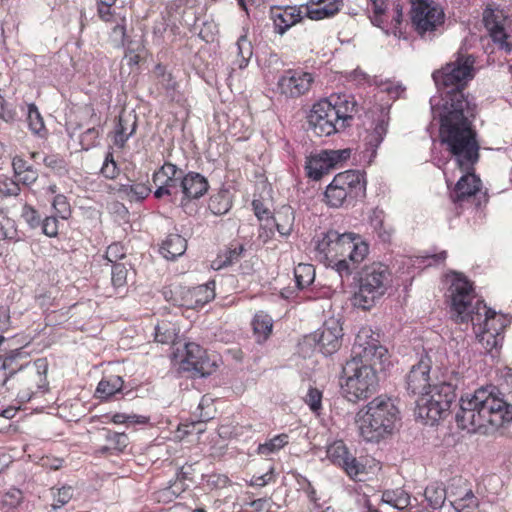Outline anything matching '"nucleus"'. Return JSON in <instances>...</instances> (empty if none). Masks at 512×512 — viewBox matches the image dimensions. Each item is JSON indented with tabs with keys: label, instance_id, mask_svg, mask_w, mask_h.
Instances as JSON below:
<instances>
[{
	"label": "nucleus",
	"instance_id": "nucleus-62",
	"mask_svg": "<svg viewBox=\"0 0 512 512\" xmlns=\"http://www.w3.org/2000/svg\"><path fill=\"white\" fill-rule=\"evenodd\" d=\"M125 18L119 17L115 23V26L112 29V36L116 41H120L122 44H125L126 40V28H125Z\"/></svg>",
	"mask_w": 512,
	"mask_h": 512
},
{
	"label": "nucleus",
	"instance_id": "nucleus-63",
	"mask_svg": "<svg viewBox=\"0 0 512 512\" xmlns=\"http://www.w3.org/2000/svg\"><path fill=\"white\" fill-rule=\"evenodd\" d=\"M5 225L8 226L5 228L4 225L0 227V239H8L12 241H19L18 233L14 228V224L10 219L5 221Z\"/></svg>",
	"mask_w": 512,
	"mask_h": 512
},
{
	"label": "nucleus",
	"instance_id": "nucleus-23",
	"mask_svg": "<svg viewBox=\"0 0 512 512\" xmlns=\"http://www.w3.org/2000/svg\"><path fill=\"white\" fill-rule=\"evenodd\" d=\"M27 357L23 348L14 349L6 353L4 356H0L2 361L0 366V377L2 378V386H5L7 382L16 374H20L25 370L30 362H21V360Z\"/></svg>",
	"mask_w": 512,
	"mask_h": 512
},
{
	"label": "nucleus",
	"instance_id": "nucleus-39",
	"mask_svg": "<svg viewBox=\"0 0 512 512\" xmlns=\"http://www.w3.org/2000/svg\"><path fill=\"white\" fill-rule=\"evenodd\" d=\"M214 413L215 409L213 407L212 400L204 396L199 402L196 411L193 413V417L195 418L196 424L201 425L213 419Z\"/></svg>",
	"mask_w": 512,
	"mask_h": 512
},
{
	"label": "nucleus",
	"instance_id": "nucleus-38",
	"mask_svg": "<svg viewBox=\"0 0 512 512\" xmlns=\"http://www.w3.org/2000/svg\"><path fill=\"white\" fill-rule=\"evenodd\" d=\"M295 282L298 289L309 286L315 278V269L310 264H298L294 269Z\"/></svg>",
	"mask_w": 512,
	"mask_h": 512
},
{
	"label": "nucleus",
	"instance_id": "nucleus-61",
	"mask_svg": "<svg viewBox=\"0 0 512 512\" xmlns=\"http://www.w3.org/2000/svg\"><path fill=\"white\" fill-rule=\"evenodd\" d=\"M114 5H106V4H97V14L99 18L105 22H116L118 17H116L112 7Z\"/></svg>",
	"mask_w": 512,
	"mask_h": 512
},
{
	"label": "nucleus",
	"instance_id": "nucleus-32",
	"mask_svg": "<svg viewBox=\"0 0 512 512\" xmlns=\"http://www.w3.org/2000/svg\"><path fill=\"white\" fill-rule=\"evenodd\" d=\"M424 497L428 506L433 510H437L444 505L447 499V491L443 483L433 482L425 488Z\"/></svg>",
	"mask_w": 512,
	"mask_h": 512
},
{
	"label": "nucleus",
	"instance_id": "nucleus-43",
	"mask_svg": "<svg viewBox=\"0 0 512 512\" xmlns=\"http://www.w3.org/2000/svg\"><path fill=\"white\" fill-rule=\"evenodd\" d=\"M176 336L175 329L169 322H161L155 327V341L162 344L173 343Z\"/></svg>",
	"mask_w": 512,
	"mask_h": 512
},
{
	"label": "nucleus",
	"instance_id": "nucleus-58",
	"mask_svg": "<svg viewBox=\"0 0 512 512\" xmlns=\"http://www.w3.org/2000/svg\"><path fill=\"white\" fill-rule=\"evenodd\" d=\"M40 226L46 236L55 237L58 235V220L55 216L46 217L41 221Z\"/></svg>",
	"mask_w": 512,
	"mask_h": 512
},
{
	"label": "nucleus",
	"instance_id": "nucleus-41",
	"mask_svg": "<svg viewBox=\"0 0 512 512\" xmlns=\"http://www.w3.org/2000/svg\"><path fill=\"white\" fill-rule=\"evenodd\" d=\"M479 342L487 352H492L502 345L503 335H497L494 332H487L480 329H474Z\"/></svg>",
	"mask_w": 512,
	"mask_h": 512
},
{
	"label": "nucleus",
	"instance_id": "nucleus-60",
	"mask_svg": "<svg viewBox=\"0 0 512 512\" xmlns=\"http://www.w3.org/2000/svg\"><path fill=\"white\" fill-rule=\"evenodd\" d=\"M99 136V129L95 127L89 128L81 135V144L85 146V149H88L89 147H92L96 144V141L99 138Z\"/></svg>",
	"mask_w": 512,
	"mask_h": 512
},
{
	"label": "nucleus",
	"instance_id": "nucleus-54",
	"mask_svg": "<svg viewBox=\"0 0 512 512\" xmlns=\"http://www.w3.org/2000/svg\"><path fill=\"white\" fill-rule=\"evenodd\" d=\"M304 400L313 412H318L321 409L322 392L317 388L311 387L309 388Z\"/></svg>",
	"mask_w": 512,
	"mask_h": 512
},
{
	"label": "nucleus",
	"instance_id": "nucleus-15",
	"mask_svg": "<svg viewBox=\"0 0 512 512\" xmlns=\"http://www.w3.org/2000/svg\"><path fill=\"white\" fill-rule=\"evenodd\" d=\"M467 373H469L468 369L453 370L448 381L431 385L425 394L439 402L447 400L448 405L451 406L456 399V390H462L466 386V378L469 377Z\"/></svg>",
	"mask_w": 512,
	"mask_h": 512
},
{
	"label": "nucleus",
	"instance_id": "nucleus-21",
	"mask_svg": "<svg viewBox=\"0 0 512 512\" xmlns=\"http://www.w3.org/2000/svg\"><path fill=\"white\" fill-rule=\"evenodd\" d=\"M450 407L447 400L439 402L424 393L417 400L416 413L419 418L434 424L449 414Z\"/></svg>",
	"mask_w": 512,
	"mask_h": 512
},
{
	"label": "nucleus",
	"instance_id": "nucleus-30",
	"mask_svg": "<svg viewBox=\"0 0 512 512\" xmlns=\"http://www.w3.org/2000/svg\"><path fill=\"white\" fill-rule=\"evenodd\" d=\"M294 210L290 206H282L275 214L273 223L282 236H289L294 226Z\"/></svg>",
	"mask_w": 512,
	"mask_h": 512
},
{
	"label": "nucleus",
	"instance_id": "nucleus-14",
	"mask_svg": "<svg viewBox=\"0 0 512 512\" xmlns=\"http://www.w3.org/2000/svg\"><path fill=\"white\" fill-rule=\"evenodd\" d=\"M327 457L330 461L340 466L353 480H361L365 474V466L356 457L351 455L343 441H335L327 448Z\"/></svg>",
	"mask_w": 512,
	"mask_h": 512
},
{
	"label": "nucleus",
	"instance_id": "nucleus-53",
	"mask_svg": "<svg viewBox=\"0 0 512 512\" xmlns=\"http://www.w3.org/2000/svg\"><path fill=\"white\" fill-rule=\"evenodd\" d=\"M54 502L52 504V508L54 510L63 507L67 504L73 497V489L71 486H63L62 488L57 490V493L53 494Z\"/></svg>",
	"mask_w": 512,
	"mask_h": 512
},
{
	"label": "nucleus",
	"instance_id": "nucleus-47",
	"mask_svg": "<svg viewBox=\"0 0 512 512\" xmlns=\"http://www.w3.org/2000/svg\"><path fill=\"white\" fill-rule=\"evenodd\" d=\"M27 119L30 130L35 134H40L44 129V122L35 104H29Z\"/></svg>",
	"mask_w": 512,
	"mask_h": 512
},
{
	"label": "nucleus",
	"instance_id": "nucleus-27",
	"mask_svg": "<svg viewBox=\"0 0 512 512\" xmlns=\"http://www.w3.org/2000/svg\"><path fill=\"white\" fill-rule=\"evenodd\" d=\"M311 3L307 8V17L311 20L333 17L343 6V0H311Z\"/></svg>",
	"mask_w": 512,
	"mask_h": 512
},
{
	"label": "nucleus",
	"instance_id": "nucleus-42",
	"mask_svg": "<svg viewBox=\"0 0 512 512\" xmlns=\"http://www.w3.org/2000/svg\"><path fill=\"white\" fill-rule=\"evenodd\" d=\"M208 207L214 215L227 213L231 208V202L227 193H217L213 195L209 200Z\"/></svg>",
	"mask_w": 512,
	"mask_h": 512
},
{
	"label": "nucleus",
	"instance_id": "nucleus-34",
	"mask_svg": "<svg viewBox=\"0 0 512 512\" xmlns=\"http://www.w3.org/2000/svg\"><path fill=\"white\" fill-rule=\"evenodd\" d=\"M381 501L398 510L412 506L410 496L401 488L384 491Z\"/></svg>",
	"mask_w": 512,
	"mask_h": 512
},
{
	"label": "nucleus",
	"instance_id": "nucleus-6",
	"mask_svg": "<svg viewBox=\"0 0 512 512\" xmlns=\"http://www.w3.org/2000/svg\"><path fill=\"white\" fill-rule=\"evenodd\" d=\"M357 110L353 96L331 95L313 105L308 115V123L316 135L330 136L350 126Z\"/></svg>",
	"mask_w": 512,
	"mask_h": 512
},
{
	"label": "nucleus",
	"instance_id": "nucleus-11",
	"mask_svg": "<svg viewBox=\"0 0 512 512\" xmlns=\"http://www.w3.org/2000/svg\"><path fill=\"white\" fill-rule=\"evenodd\" d=\"M216 364L207 355L206 351L197 343L187 342L184 345V354L180 361L183 371L191 372L193 376L205 377L215 370Z\"/></svg>",
	"mask_w": 512,
	"mask_h": 512
},
{
	"label": "nucleus",
	"instance_id": "nucleus-24",
	"mask_svg": "<svg viewBox=\"0 0 512 512\" xmlns=\"http://www.w3.org/2000/svg\"><path fill=\"white\" fill-rule=\"evenodd\" d=\"M274 31L283 35L290 27L302 20L301 12L296 7H273L270 11Z\"/></svg>",
	"mask_w": 512,
	"mask_h": 512
},
{
	"label": "nucleus",
	"instance_id": "nucleus-64",
	"mask_svg": "<svg viewBox=\"0 0 512 512\" xmlns=\"http://www.w3.org/2000/svg\"><path fill=\"white\" fill-rule=\"evenodd\" d=\"M183 177L163 179L158 184H162L167 190H169V196L176 198L179 192H181L180 182Z\"/></svg>",
	"mask_w": 512,
	"mask_h": 512
},
{
	"label": "nucleus",
	"instance_id": "nucleus-28",
	"mask_svg": "<svg viewBox=\"0 0 512 512\" xmlns=\"http://www.w3.org/2000/svg\"><path fill=\"white\" fill-rule=\"evenodd\" d=\"M187 249V241L179 234H169L162 242L160 253L167 260H174L184 254Z\"/></svg>",
	"mask_w": 512,
	"mask_h": 512
},
{
	"label": "nucleus",
	"instance_id": "nucleus-51",
	"mask_svg": "<svg viewBox=\"0 0 512 512\" xmlns=\"http://www.w3.org/2000/svg\"><path fill=\"white\" fill-rule=\"evenodd\" d=\"M128 270L123 263H115L112 266L111 281L114 287H122L126 284Z\"/></svg>",
	"mask_w": 512,
	"mask_h": 512
},
{
	"label": "nucleus",
	"instance_id": "nucleus-55",
	"mask_svg": "<svg viewBox=\"0 0 512 512\" xmlns=\"http://www.w3.org/2000/svg\"><path fill=\"white\" fill-rule=\"evenodd\" d=\"M148 418L145 416H138L135 414L116 413L112 416L114 424L132 423V424H145Z\"/></svg>",
	"mask_w": 512,
	"mask_h": 512
},
{
	"label": "nucleus",
	"instance_id": "nucleus-13",
	"mask_svg": "<svg viewBox=\"0 0 512 512\" xmlns=\"http://www.w3.org/2000/svg\"><path fill=\"white\" fill-rule=\"evenodd\" d=\"M314 79L313 76L301 69H288L280 76L277 89L280 94L295 98L309 91Z\"/></svg>",
	"mask_w": 512,
	"mask_h": 512
},
{
	"label": "nucleus",
	"instance_id": "nucleus-5",
	"mask_svg": "<svg viewBox=\"0 0 512 512\" xmlns=\"http://www.w3.org/2000/svg\"><path fill=\"white\" fill-rule=\"evenodd\" d=\"M315 250L321 262L344 278L350 276L365 259L368 245L351 233L329 230L318 237Z\"/></svg>",
	"mask_w": 512,
	"mask_h": 512
},
{
	"label": "nucleus",
	"instance_id": "nucleus-20",
	"mask_svg": "<svg viewBox=\"0 0 512 512\" xmlns=\"http://www.w3.org/2000/svg\"><path fill=\"white\" fill-rule=\"evenodd\" d=\"M342 328L338 321L325 322L314 335L319 350L326 356L335 353L341 346Z\"/></svg>",
	"mask_w": 512,
	"mask_h": 512
},
{
	"label": "nucleus",
	"instance_id": "nucleus-46",
	"mask_svg": "<svg viewBox=\"0 0 512 512\" xmlns=\"http://www.w3.org/2000/svg\"><path fill=\"white\" fill-rule=\"evenodd\" d=\"M236 45L238 50V56L240 57L238 66L240 69H243L247 66L248 61L250 60L253 54L252 45L246 36H241L238 39Z\"/></svg>",
	"mask_w": 512,
	"mask_h": 512
},
{
	"label": "nucleus",
	"instance_id": "nucleus-17",
	"mask_svg": "<svg viewBox=\"0 0 512 512\" xmlns=\"http://www.w3.org/2000/svg\"><path fill=\"white\" fill-rule=\"evenodd\" d=\"M215 283L213 281L193 288H181L180 298L175 299V304L188 309H198L210 302L215 297Z\"/></svg>",
	"mask_w": 512,
	"mask_h": 512
},
{
	"label": "nucleus",
	"instance_id": "nucleus-8",
	"mask_svg": "<svg viewBox=\"0 0 512 512\" xmlns=\"http://www.w3.org/2000/svg\"><path fill=\"white\" fill-rule=\"evenodd\" d=\"M390 283L388 266L376 262L365 266L360 274L358 291L353 297L354 306L370 309L386 293Z\"/></svg>",
	"mask_w": 512,
	"mask_h": 512
},
{
	"label": "nucleus",
	"instance_id": "nucleus-25",
	"mask_svg": "<svg viewBox=\"0 0 512 512\" xmlns=\"http://www.w3.org/2000/svg\"><path fill=\"white\" fill-rule=\"evenodd\" d=\"M183 200L198 199L202 197L208 190L209 184L207 179L197 172H189L180 182Z\"/></svg>",
	"mask_w": 512,
	"mask_h": 512
},
{
	"label": "nucleus",
	"instance_id": "nucleus-37",
	"mask_svg": "<svg viewBox=\"0 0 512 512\" xmlns=\"http://www.w3.org/2000/svg\"><path fill=\"white\" fill-rule=\"evenodd\" d=\"M245 252V247L242 244H232L222 255H219L214 262L217 264V269L230 266L240 260Z\"/></svg>",
	"mask_w": 512,
	"mask_h": 512
},
{
	"label": "nucleus",
	"instance_id": "nucleus-49",
	"mask_svg": "<svg viewBox=\"0 0 512 512\" xmlns=\"http://www.w3.org/2000/svg\"><path fill=\"white\" fill-rule=\"evenodd\" d=\"M154 73L157 76L158 83L162 86V88L167 91L174 90L175 81L173 80L172 74L166 72L164 66L161 64L156 65Z\"/></svg>",
	"mask_w": 512,
	"mask_h": 512
},
{
	"label": "nucleus",
	"instance_id": "nucleus-56",
	"mask_svg": "<svg viewBox=\"0 0 512 512\" xmlns=\"http://www.w3.org/2000/svg\"><path fill=\"white\" fill-rule=\"evenodd\" d=\"M43 163L46 167L58 173H63L66 171V162L62 157L58 155L45 156L43 159Z\"/></svg>",
	"mask_w": 512,
	"mask_h": 512
},
{
	"label": "nucleus",
	"instance_id": "nucleus-2",
	"mask_svg": "<svg viewBox=\"0 0 512 512\" xmlns=\"http://www.w3.org/2000/svg\"><path fill=\"white\" fill-rule=\"evenodd\" d=\"M389 361L388 350L373 336L371 329L362 328L355 337L351 359L343 367L344 396L357 402L372 395L378 386L376 366L385 367Z\"/></svg>",
	"mask_w": 512,
	"mask_h": 512
},
{
	"label": "nucleus",
	"instance_id": "nucleus-35",
	"mask_svg": "<svg viewBox=\"0 0 512 512\" xmlns=\"http://www.w3.org/2000/svg\"><path fill=\"white\" fill-rule=\"evenodd\" d=\"M486 28L489 31V34L495 43L500 45V48L510 52L512 50V44L507 41L508 35L505 32L504 27L495 21H490L488 18H485Z\"/></svg>",
	"mask_w": 512,
	"mask_h": 512
},
{
	"label": "nucleus",
	"instance_id": "nucleus-7",
	"mask_svg": "<svg viewBox=\"0 0 512 512\" xmlns=\"http://www.w3.org/2000/svg\"><path fill=\"white\" fill-rule=\"evenodd\" d=\"M399 420V410L393 400L380 395L356 414L360 437L370 443H379L390 436Z\"/></svg>",
	"mask_w": 512,
	"mask_h": 512
},
{
	"label": "nucleus",
	"instance_id": "nucleus-18",
	"mask_svg": "<svg viewBox=\"0 0 512 512\" xmlns=\"http://www.w3.org/2000/svg\"><path fill=\"white\" fill-rule=\"evenodd\" d=\"M431 363V359L425 355L411 367L406 377V388L409 393L421 396L430 388Z\"/></svg>",
	"mask_w": 512,
	"mask_h": 512
},
{
	"label": "nucleus",
	"instance_id": "nucleus-48",
	"mask_svg": "<svg viewBox=\"0 0 512 512\" xmlns=\"http://www.w3.org/2000/svg\"><path fill=\"white\" fill-rule=\"evenodd\" d=\"M21 217L31 229L38 228L41 224V217L36 209L31 205L25 204L22 208Z\"/></svg>",
	"mask_w": 512,
	"mask_h": 512
},
{
	"label": "nucleus",
	"instance_id": "nucleus-19",
	"mask_svg": "<svg viewBox=\"0 0 512 512\" xmlns=\"http://www.w3.org/2000/svg\"><path fill=\"white\" fill-rule=\"evenodd\" d=\"M47 371V359L39 358L25 367V370L20 373L18 381L20 385L26 386L31 393H35L47 387Z\"/></svg>",
	"mask_w": 512,
	"mask_h": 512
},
{
	"label": "nucleus",
	"instance_id": "nucleus-31",
	"mask_svg": "<svg viewBox=\"0 0 512 512\" xmlns=\"http://www.w3.org/2000/svg\"><path fill=\"white\" fill-rule=\"evenodd\" d=\"M252 327L256 341L262 343L268 339L272 332V318L263 311H259L254 315Z\"/></svg>",
	"mask_w": 512,
	"mask_h": 512
},
{
	"label": "nucleus",
	"instance_id": "nucleus-22",
	"mask_svg": "<svg viewBox=\"0 0 512 512\" xmlns=\"http://www.w3.org/2000/svg\"><path fill=\"white\" fill-rule=\"evenodd\" d=\"M446 491L447 497L454 498V500L450 501L453 508H456L459 504L464 505L466 503L468 507L478 506V501L472 489L468 487L467 480L461 476L452 478Z\"/></svg>",
	"mask_w": 512,
	"mask_h": 512
},
{
	"label": "nucleus",
	"instance_id": "nucleus-9",
	"mask_svg": "<svg viewBox=\"0 0 512 512\" xmlns=\"http://www.w3.org/2000/svg\"><path fill=\"white\" fill-rule=\"evenodd\" d=\"M366 191L364 173L359 170H347L338 173L325 190V202L333 208L350 204Z\"/></svg>",
	"mask_w": 512,
	"mask_h": 512
},
{
	"label": "nucleus",
	"instance_id": "nucleus-59",
	"mask_svg": "<svg viewBox=\"0 0 512 512\" xmlns=\"http://www.w3.org/2000/svg\"><path fill=\"white\" fill-rule=\"evenodd\" d=\"M17 117L15 109L8 104L5 99L0 95V119L5 122H13Z\"/></svg>",
	"mask_w": 512,
	"mask_h": 512
},
{
	"label": "nucleus",
	"instance_id": "nucleus-10",
	"mask_svg": "<svg viewBox=\"0 0 512 512\" xmlns=\"http://www.w3.org/2000/svg\"><path fill=\"white\" fill-rule=\"evenodd\" d=\"M411 24L422 39H433L441 32L445 13L441 7L427 0H410Z\"/></svg>",
	"mask_w": 512,
	"mask_h": 512
},
{
	"label": "nucleus",
	"instance_id": "nucleus-44",
	"mask_svg": "<svg viewBox=\"0 0 512 512\" xmlns=\"http://www.w3.org/2000/svg\"><path fill=\"white\" fill-rule=\"evenodd\" d=\"M105 439L107 443H109V448H111L114 453L122 452L129 443V438L125 433H118L110 430L106 431Z\"/></svg>",
	"mask_w": 512,
	"mask_h": 512
},
{
	"label": "nucleus",
	"instance_id": "nucleus-45",
	"mask_svg": "<svg viewBox=\"0 0 512 512\" xmlns=\"http://www.w3.org/2000/svg\"><path fill=\"white\" fill-rule=\"evenodd\" d=\"M183 177V172L172 163H165L157 172L153 174V182L155 185L163 179H171Z\"/></svg>",
	"mask_w": 512,
	"mask_h": 512
},
{
	"label": "nucleus",
	"instance_id": "nucleus-36",
	"mask_svg": "<svg viewBox=\"0 0 512 512\" xmlns=\"http://www.w3.org/2000/svg\"><path fill=\"white\" fill-rule=\"evenodd\" d=\"M118 191L130 201H141L150 194L151 189L144 183H136L133 185L121 184Z\"/></svg>",
	"mask_w": 512,
	"mask_h": 512
},
{
	"label": "nucleus",
	"instance_id": "nucleus-33",
	"mask_svg": "<svg viewBox=\"0 0 512 512\" xmlns=\"http://www.w3.org/2000/svg\"><path fill=\"white\" fill-rule=\"evenodd\" d=\"M123 383V379L117 375H111L107 378H103L98 383L96 394L101 399H107L120 392L123 387Z\"/></svg>",
	"mask_w": 512,
	"mask_h": 512
},
{
	"label": "nucleus",
	"instance_id": "nucleus-50",
	"mask_svg": "<svg viewBox=\"0 0 512 512\" xmlns=\"http://www.w3.org/2000/svg\"><path fill=\"white\" fill-rule=\"evenodd\" d=\"M100 172L107 179H115L119 175V168L111 152L107 153Z\"/></svg>",
	"mask_w": 512,
	"mask_h": 512
},
{
	"label": "nucleus",
	"instance_id": "nucleus-57",
	"mask_svg": "<svg viewBox=\"0 0 512 512\" xmlns=\"http://www.w3.org/2000/svg\"><path fill=\"white\" fill-rule=\"evenodd\" d=\"M126 255L123 245L120 243H112L106 250V259L111 263H117L118 260Z\"/></svg>",
	"mask_w": 512,
	"mask_h": 512
},
{
	"label": "nucleus",
	"instance_id": "nucleus-26",
	"mask_svg": "<svg viewBox=\"0 0 512 512\" xmlns=\"http://www.w3.org/2000/svg\"><path fill=\"white\" fill-rule=\"evenodd\" d=\"M388 120V117L382 114L381 117L376 121L373 130L370 133H368V135L365 138V153H367V157L369 158L370 162L372 161L373 158H375L377 154V149L382 143L387 133Z\"/></svg>",
	"mask_w": 512,
	"mask_h": 512
},
{
	"label": "nucleus",
	"instance_id": "nucleus-52",
	"mask_svg": "<svg viewBox=\"0 0 512 512\" xmlns=\"http://www.w3.org/2000/svg\"><path fill=\"white\" fill-rule=\"evenodd\" d=\"M52 206L56 212V214L62 219H68L71 215L70 205L67 201V198L58 194L54 197Z\"/></svg>",
	"mask_w": 512,
	"mask_h": 512
},
{
	"label": "nucleus",
	"instance_id": "nucleus-29",
	"mask_svg": "<svg viewBox=\"0 0 512 512\" xmlns=\"http://www.w3.org/2000/svg\"><path fill=\"white\" fill-rule=\"evenodd\" d=\"M136 130L135 117L131 115H120L115 128L114 144L120 148L124 147L127 140L134 134Z\"/></svg>",
	"mask_w": 512,
	"mask_h": 512
},
{
	"label": "nucleus",
	"instance_id": "nucleus-12",
	"mask_svg": "<svg viewBox=\"0 0 512 512\" xmlns=\"http://www.w3.org/2000/svg\"><path fill=\"white\" fill-rule=\"evenodd\" d=\"M351 155L350 149L323 150L310 156L305 165L307 176L313 180H319L330 169L346 161Z\"/></svg>",
	"mask_w": 512,
	"mask_h": 512
},
{
	"label": "nucleus",
	"instance_id": "nucleus-3",
	"mask_svg": "<svg viewBox=\"0 0 512 512\" xmlns=\"http://www.w3.org/2000/svg\"><path fill=\"white\" fill-rule=\"evenodd\" d=\"M496 387H481L461 396L455 419L459 428L475 433H489L512 421V404L496 393Z\"/></svg>",
	"mask_w": 512,
	"mask_h": 512
},
{
	"label": "nucleus",
	"instance_id": "nucleus-4",
	"mask_svg": "<svg viewBox=\"0 0 512 512\" xmlns=\"http://www.w3.org/2000/svg\"><path fill=\"white\" fill-rule=\"evenodd\" d=\"M451 308L459 322L471 321L474 329L494 332L502 335L510 320L504 315H498L486 304L474 299L473 288L470 281L461 274L455 273V277L449 288Z\"/></svg>",
	"mask_w": 512,
	"mask_h": 512
},
{
	"label": "nucleus",
	"instance_id": "nucleus-40",
	"mask_svg": "<svg viewBox=\"0 0 512 512\" xmlns=\"http://www.w3.org/2000/svg\"><path fill=\"white\" fill-rule=\"evenodd\" d=\"M287 443L288 435L279 434L273 437L272 439L266 441L265 443L259 444L257 448V453L259 455L268 456L282 449Z\"/></svg>",
	"mask_w": 512,
	"mask_h": 512
},
{
	"label": "nucleus",
	"instance_id": "nucleus-1",
	"mask_svg": "<svg viewBox=\"0 0 512 512\" xmlns=\"http://www.w3.org/2000/svg\"><path fill=\"white\" fill-rule=\"evenodd\" d=\"M475 57L457 53L455 59L434 71L432 78L439 90H447L443 105L436 109L437 98L430 99L433 117L440 119V138L461 165H471L478 158L480 145L472 122L476 104L464 89L475 76Z\"/></svg>",
	"mask_w": 512,
	"mask_h": 512
},
{
	"label": "nucleus",
	"instance_id": "nucleus-16",
	"mask_svg": "<svg viewBox=\"0 0 512 512\" xmlns=\"http://www.w3.org/2000/svg\"><path fill=\"white\" fill-rule=\"evenodd\" d=\"M454 158L457 166L464 172H466L456 183L454 191L451 193V199L455 203H462L466 199L474 196L479 191L481 180L473 173L474 165L478 162L473 161L471 165H461L457 160L456 156L447 148Z\"/></svg>",
	"mask_w": 512,
	"mask_h": 512
}]
</instances>
